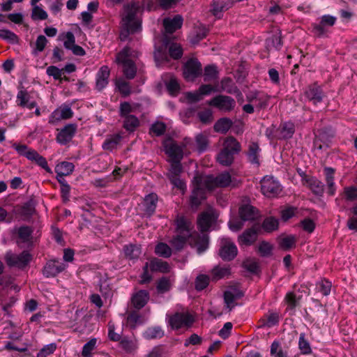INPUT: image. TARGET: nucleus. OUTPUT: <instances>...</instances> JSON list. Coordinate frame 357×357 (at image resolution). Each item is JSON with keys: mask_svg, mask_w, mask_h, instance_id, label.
<instances>
[{"mask_svg": "<svg viewBox=\"0 0 357 357\" xmlns=\"http://www.w3.org/2000/svg\"><path fill=\"white\" fill-rule=\"evenodd\" d=\"M143 10L142 4L139 1H132L123 6L122 13V29L119 38L121 41L130 40V34L139 32L142 29V21L137 14Z\"/></svg>", "mask_w": 357, "mask_h": 357, "instance_id": "nucleus-1", "label": "nucleus"}, {"mask_svg": "<svg viewBox=\"0 0 357 357\" xmlns=\"http://www.w3.org/2000/svg\"><path fill=\"white\" fill-rule=\"evenodd\" d=\"M192 227L191 222L183 216L177 217L176 220V234L189 237L190 245L195 248L197 253L200 255L208 249L209 238L206 234L192 233Z\"/></svg>", "mask_w": 357, "mask_h": 357, "instance_id": "nucleus-2", "label": "nucleus"}, {"mask_svg": "<svg viewBox=\"0 0 357 357\" xmlns=\"http://www.w3.org/2000/svg\"><path fill=\"white\" fill-rule=\"evenodd\" d=\"M139 52L130 47H125L116 56V62L121 65L124 76L128 79H132L137 73V67L134 59L137 58Z\"/></svg>", "mask_w": 357, "mask_h": 357, "instance_id": "nucleus-3", "label": "nucleus"}, {"mask_svg": "<svg viewBox=\"0 0 357 357\" xmlns=\"http://www.w3.org/2000/svg\"><path fill=\"white\" fill-rule=\"evenodd\" d=\"M194 188L190 196V203L192 207H198L206 199V190H208L204 181V177L197 176L193 180Z\"/></svg>", "mask_w": 357, "mask_h": 357, "instance_id": "nucleus-4", "label": "nucleus"}, {"mask_svg": "<svg viewBox=\"0 0 357 357\" xmlns=\"http://www.w3.org/2000/svg\"><path fill=\"white\" fill-rule=\"evenodd\" d=\"M261 192L268 198L278 197L282 192V186L279 181L271 176H264L260 182Z\"/></svg>", "mask_w": 357, "mask_h": 357, "instance_id": "nucleus-5", "label": "nucleus"}, {"mask_svg": "<svg viewBox=\"0 0 357 357\" xmlns=\"http://www.w3.org/2000/svg\"><path fill=\"white\" fill-rule=\"evenodd\" d=\"M336 20V17L330 15H324L320 17L319 23L312 24V31L317 37H326L329 32V28L332 27L335 24Z\"/></svg>", "mask_w": 357, "mask_h": 357, "instance_id": "nucleus-6", "label": "nucleus"}, {"mask_svg": "<svg viewBox=\"0 0 357 357\" xmlns=\"http://www.w3.org/2000/svg\"><path fill=\"white\" fill-rule=\"evenodd\" d=\"M5 259L8 266L23 268L31 261L32 256L26 250L19 255L8 252L6 253Z\"/></svg>", "mask_w": 357, "mask_h": 357, "instance_id": "nucleus-7", "label": "nucleus"}, {"mask_svg": "<svg viewBox=\"0 0 357 357\" xmlns=\"http://www.w3.org/2000/svg\"><path fill=\"white\" fill-rule=\"evenodd\" d=\"M203 177L208 190H212L215 188H225L229 186L231 182V175L227 172H222L216 176L209 175Z\"/></svg>", "mask_w": 357, "mask_h": 357, "instance_id": "nucleus-8", "label": "nucleus"}, {"mask_svg": "<svg viewBox=\"0 0 357 357\" xmlns=\"http://www.w3.org/2000/svg\"><path fill=\"white\" fill-rule=\"evenodd\" d=\"M237 253V247L229 238H222L220 240L219 255L224 261H231Z\"/></svg>", "mask_w": 357, "mask_h": 357, "instance_id": "nucleus-9", "label": "nucleus"}, {"mask_svg": "<svg viewBox=\"0 0 357 357\" xmlns=\"http://www.w3.org/2000/svg\"><path fill=\"white\" fill-rule=\"evenodd\" d=\"M193 317L188 312H176L169 318V324L173 329L190 327L194 322Z\"/></svg>", "mask_w": 357, "mask_h": 357, "instance_id": "nucleus-10", "label": "nucleus"}, {"mask_svg": "<svg viewBox=\"0 0 357 357\" xmlns=\"http://www.w3.org/2000/svg\"><path fill=\"white\" fill-rule=\"evenodd\" d=\"M208 105L224 112H229L236 107V101L231 96L218 95L213 98Z\"/></svg>", "mask_w": 357, "mask_h": 357, "instance_id": "nucleus-11", "label": "nucleus"}, {"mask_svg": "<svg viewBox=\"0 0 357 357\" xmlns=\"http://www.w3.org/2000/svg\"><path fill=\"white\" fill-rule=\"evenodd\" d=\"M201 63L197 59H190L184 65L183 75L185 79L193 81L202 74Z\"/></svg>", "mask_w": 357, "mask_h": 357, "instance_id": "nucleus-12", "label": "nucleus"}, {"mask_svg": "<svg viewBox=\"0 0 357 357\" xmlns=\"http://www.w3.org/2000/svg\"><path fill=\"white\" fill-rule=\"evenodd\" d=\"M17 105L22 108L32 109L37 106L35 100H32L29 93L21 86L16 96Z\"/></svg>", "mask_w": 357, "mask_h": 357, "instance_id": "nucleus-13", "label": "nucleus"}, {"mask_svg": "<svg viewBox=\"0 0 357 357\" xmlns=\"http://www.w3.org/2000/svg\"><path fill=\"white\" fill-rule=\"evenodd\" d=\"M73 116V112L70 107L68 105H62L50 114L49 123L50 124H55L61 120L69 119Z\"/></svg>", "mask_w": 357, "mask_h": 357, "instance_id": "nucleus-14", "label": "nucleus"}, {"mask_svg": "<svg viewBox=\"0 0 357 357\" xmlns=\"http://www.w3.org/2000/svg\"><path fill=\"white\" fill-rule=\"evenodd\" d=\"M66 265L60 260H50L43 268V273L46 278H53L65 270Z\"/></svg>", "mask_w": 357, "mask_h": 357, "instance_id": "nucleus-15", "label": "nucleus"}, {"mask_svg": "<svg viewBox=\"0 0 357 357\" xmlns=\"http://www.w3.org/2000/svg\"><path fill=\"white\" fill-rule=\"evenodd\" d=\"M216 218L212 209L202 212L197 219V225L200 231L202 233L208 231L212 224L215 221Z\"/></svg>", "mask_w": 357, "mask_h": 357, "instance_id": "nucleus-16", "label": "nucleus"}, {"mask_svg": "<svg viewBox=\"0 0 357 357\" xmlns=\"http://www.w3.org/2000/svg\"><path fill=\"white\" fill-rule=\"evenodd\" d=\"M77 129V126L75 123H68L57 134V142L63 145L66 144L75 136Z\"/></svg>", "mask_w": 357, "mask_h": 357, "instance_id": "nucleus-17", "label": "nucleus"}, {"mask_svg": "<svg viewBox=\"0 0 357 357\" xmlns=\"http://www.w3.org/2000/svg\"><path fill=\"white\" fill-rule=\"evenodd\" d=\"M234 4L233 0H213L211 12L218 19L222 17V13L231 8Z\"/></svg>", "mask_w": 357, "mask_h": 357, "instance_id": "nucleus-18", "label": "nucleus"}, {"mask_svg": "<svg viewBox=\"0 0 357 357\" xmlns=\"http://www.w3.org/2000/svg\"><path fill=\"white\" fill-rule=\"evenodd\" d=\"M305 96L309 100L317 105L321 102L324 98V93L323 92L321 86L316 84L310 85L304 92Z\"/></svg>", "mask_w": 357, "mask_h": 357, "instance_id": "nucleus-19", "label": "nucleus"}, {"mask_svg": "<svg viewBox=\"0 0 357 357\" xmlns=\"http://www.w3.org/2000/svg\"><path fill=\"white\" fill-rule=\"evenodd\" d=\"M243 296V292L237 289H231L224 292V301L229 312L236 306L235 301L241 298Z\"/></svg>", "mask_w": 357, "mask_h": 357, "instance_id": "nucleus-20", "label": "nucleus"}, {"mask_svg": "<svg viewBox=\"0 0 357 357\" xmlns=\"http://www.w3.org/2000/svg\"><path fill=\"white\" fill-rule=\"evenodd\" d=\"M165 148L166 154L169 157V160L181 161L183 157V146L171 142L167 144Z\"/></svg>", "mask_w": 357, "mask_h": 357, "instance_id": "nucleus-21", "label": "nucleus"}, {"mask_svg": "<svg viewBox=\"0 0 357 357\" xmlns=\"http://www.w3.org/2000/svg\"><path fill=\"white\" fill-rule=\"evenodd\" d=\"M110 70L107 66H102L96 75V89L102 90L109 83Z\"/></svg>", "mask_w": 357, "mask_h": 357, "instance_id": "nucleus-22", "label": "nucleus"}, {"mask_svg": "<svg viewBox=\"0 0 357 357\" xmlns=\"http://www.w3.org/2000/svg\"><path fill=\"white\" fill-rule=\"evenodd\" d=\"M149 300V293L146 290H139L134 294L131 302L135 308L140 310L145 306Z\"/></svg>", "mask_w": 357, "mask_h": 357, "instance_id": "nucleus-23", "label": "nucleus"}, {"mask_svg": "<svg viewBox=\"0 0 357 357\" xmlns=\"http://www.w3.org/2000/svg\"><path fill=\"white\" fill-rule=\"evenodd\" d=\"M261 151V149L259 145L256 142H251L248 144L247 156L248 161L257 166L259 165V153Z\"/></svg>", "mask_w": 357, "mask_h": 357, "instance_id": "nucleus-24", "label": "nucleus"}, {"mask_svg": "<svg viewBox=\"0 0 357 357\" xmlns=\"http://www.w3.org/2000/svg\"><path fill=\"white\" fill-rule=\"evenodd\" d=\"M28 160L35 162L38 166L41 167L47 172H51V169L47 165L46 159L40 155L36 151L30 149L25 156Z\"/></svg>", "mask_w": 357, "mask_h": 357, "instance_id": "nucleus-25", "label": "nucleus"}, {"mask_svg": "<svg viewBox=\"0 0 357 357\" xmlns=\"http://www.w3.org/2000/svg\"><path fill=\"white\" fill-rule=\"evenodd\" d=\"M183 24V18L181 15H175L172 19L165 18L163 20V25L167 33H172L180 29Z\"/></svg>", "mask_w": 357, "mask_h": 357, "instance_id": "nucleus-26", "label": "nucleus"}, {"mask_svg": "<svg viewBox=\"0 0 357 357\" xmlns=\"http://www.w3.org/2000/svg\"><path fill=\"white\" fill-rule=\"evenodd\" d=\"M295 132L294 124L290 121L282 123L277 130L276 137L278 139L291 138Z\"/></svg>", "mask_w": 357, "mask_h": 357, "instance_id": "nucleus-27", "label": "nucleus"}, {"mask_svg": "<svg viewBox=\"0 0 357 357\" xmlns=\"http://www.w3.org/2000/svg\"><path fill=\"white\" fill-rule=\"evenodd\" d=\"M238 213L240 218L244 221L254 220L257 217V209L249 204H245L239 208Z\"/></svg>", "mask_w": 357, "mask_h": 357, "instance_id": "nucleus-28", "label": "nucleus"}, {"mask_svg": "<svg viewBox=\"0 0 357 357\" xmlns=\"http://www.w3.org/2000/svg\"><path fill=\"white\" fill-rule=\"evenodd\" d=\"M324 172L325 181L327 185V193L331 196H333L336 191V187L334 182L335 169L332 167H325Z\"/></svg>", "mask_w": 357, "mask_h": 357, "instance_id": "nucleus-29", "label": "nucleus"}, {"mask_svg": "<svg viewBox=\"0 0 357 357\" xmlns=\"http://www.w3.org/2000/svg\"><path fill=\"white\" fill-rule=\"evenodd\" d=\"M257 239V231L255 229L250 228L246 229L238 238V242L240 245H250Z\"/></svg>", "mask_w": 357, "mask_h": 357, "instance_id": "nucleus-30", "label": "nucleus"}, {"mask_svg": "<svg viewBox=\"0 0 357 357\" xmlns=\"http://www.w3.org/2000/svg\"><path fill=\"white\" fill-rule=\"evenodd\" d=\"M280 316L278 312H268L260 319V327L271 328L279 323Z\"/></svg>", "mask_w": 357, "mask_h": 357, "instance_id": "nucleus-31", "label": "nucleus"}, {"mask_svg": "<svg viewBox=\"0 0 357 357\" xmlns=\"http://www.w3.org/2000/svg\"><path fill=\"white\" fill-rule=\"evenodd\" d=\"M307 187L312 190V192L317 195L321 196L324 192V183L318 180L315 177H310L305 179Z\"/></svg>", "mask_w": 357, "mask_h": 357, "instance_id": "nucleus-32", "label": "nucleus"}, {"mask_svg": "<svg viewBox=\"0 0 357 357\" xmlns=\"http://www.w3.org/2000/svg\"><path fill=\"white\" fill-rule=\"evenodd\" d=\"M223 149L235 155L241 151V146L235 137L230 136L225 138L223 142Z\"/></svg>", "mask_w": 357, "mask_h": 357, "instance_id": "nucleus-33", "label": "nucleus"}, {"mask_svg": "<svg viewBox=\"0 0 357 357\" xmlns=\"http://www.w3.org/2000/svg\"><path fill=\"white\" fill-rule=\"evenodd\" d=\"M143 337L146 340H155L162 338L165 335V332L159 326L149 327L143 333Z\"/></svg>", "mask_w": 357, "mask_h": 357, "instance_id": "nucleus-34", "label": "nucleus"}, {"mask_svg": "<svg viewBox=\"0 0 357 357\" xmlns=\"http://www.w3.org/2000/svg\"><path fill=\"white\" fill-rule=\"evenodd\" d=\"M149 265L153 272L168 273L170 271V266L167 262L157 258L151 260Z\"/></svg>", "mask_w": 357, "mask_h": 357, "instance_id": "nucleus-35", "label": "nucleus"}, {"mask_svg": "<svg viewBox=\"0 0 357 357\" xmlns=\"http://www.w3.org/2000/svg\"><path fill=\"white\" fill-rule=\"evenodd\" d=\"M158 202V195L155 193H151L146 195L144 200L145 211L149 215H152L156 208Z\"/></svg>", "mask_w": 357, "mask_h": 357, "instance_id": "nucleus-36", "label": "nucleus"}, {"mask_svg": "<svg viewBox=\"0 0 357 357\" xmlns=\"http://www.w3.org/2000/svg\"><path fill=\"white\" fill-rule=\"evenodd\" d=\"M121 139V136L119 134L110 135L105 139L102 147L105 151H112L117 148Z\"/></svg>", "mask_w": 357, "mask_h": 357, "instance_id": "nucleus-37", "label": "nucleus"}, {"mask_svg": "<svg viewBox=\"0 0 357 357\" xmlns=\"http://www.w3.org/2000/svg\"><path fill=\"white\" fill-rule=\"evenodd\" d=\"M221 89L230 94H241L230 77H224L220 82Z\"/></svg>", "mask_w": 357, "mask_h": 357, "instance_id": "nucleus-38", "label": "nucleus"}, {"mask_svg": "<svg viewBox=\"0 0 357 357\" xmlns=\"http://www.w3.org/2000/svg\"><path fill=\"white\" fill-rule=\"evenodd\" d=\"M126 257L129 259H137L142 253L140 245L130 244L123 248Z\"/></svg>", "mask_w": 357, "mask_h": 357, "instance_id": "nucleus-39", "label": "nucleus"}, {"mask_svg": "<svg viewBox=\"0 0 357 357\" xmlns=\"http://www.w3.org/2000/svg\"><path fill=\"white\" fill-rule=\"evenodd\" d=\"M33 230L28 226L21 227L18 230L19 243H24L30 245L32 243Z\"/></svg>", "mask_w": 357, "mask_h": 357, "instance_id": "nucleus-40", "label": "nucleus"}, {"mask_svg": "<svg viewBox=\"0 0 357 357\" xmlns=\"http://www.w3.org/2000/svg\"><path fill=\"white\" fill-rule=\"evenodd\" d=\"M75 168L72 162L63 161L55 167V172L58 175L68 176L73 172Z\"/></svg>", "mask_w": 357, "mask_h": 357, "instance_id": "nucleus-41", "label": "nucleus"}, {"mask_svg": "<svg viewBox=\"0 0 357 357\" xmlns=\"http://www.w3.org/2000/svg\"><path fill=\"white\" fill-rule=\"evenodd\" d=\"M270 354L273 357H288L287 350L278 341H273L272 342Z\"/></svg>", "mask_w": 357, "mask_h": 357, "instance_id": "nucleus-42", "label": "nucleus"}, {"mask_svg": "<svg viewBox=\"0 0 357 357\" xmlns=\"http://www.w3.org/2000/svg\"><path fill=\"white\" fill-rule=\"evenodd\" d=\"M234 160V154L229 152L225 149H222L221 151L217 155L218 162L224 166H229L232 164Z\"/></svg>", "mask_w": 357, "mask_h": 357, "instance_id": "nucleus-43", "label": "nucleus"}, {"mask_svg": "<svg viewBox=\"0 0 357 357\" xmlns=\"http://www.w3.org/2000/svg\"><path fill=\"white\" fill-rule=\"evenodd\" d=\"M232 121L228 118L219 119L214 125V130L218 132L226 133L231 127Z\"/></svg>", "mask_w": 357, "mask_h": 357, "instance_id": "nucleus-44", "label": "nucleus"}, {"mask_svg": "<svg viewBox=\"0 0 357 357\" xmlns=\"http://www.w3.org/2000/svg\"><path fill=\"white\" fill-rule=\"evenodd\" d=\"M154 58L157 66H161L163 63L169 61V54L166 52V47H160L154 52Z\"/></svg>", "mask_w": 357, "mask_h": 357, "instance_id": "nucleus-45", "label": "nucleus"}, {"mask_svg": "<svg viewBox=\"0 0 357 357\" xmlns=\"http://www.w3.org/2000/svg\"><path fill=\"white\" fill-rule=\"evenodd\" d=\"M187 240L189 241V237H186L181 234H176L172 238L169 243L174 250L180 251L184 248Z\"/></svg>", "mask_w": 357, "mask_h": 357, "instance_id": "nucleus-46", "label": "nucleus"}, {"mask_svg": "<svg viewBox=\"0 0 357 357\" xmlns=\"http://www.w3.org/2000/svg\"><path fill=\"white\" fill-rule=\"evenodd\" d=\"M139 125V121L135 115L123 118V128L130 132L134 131Z\"/></svg>", "mask_w": 357, "mask_h": 357, "instance_id": "nucleus-47", "label": "nucleus"}, {"mask_svg": "<svg viewBox=\"0 0 357 357\" xmlns=\"http://www.w3.org/2000/svg\"><path fill=\"white\" fill-rule=\"evenodd\" d=\"M218 77V71L216 66L208 65L205 67L204 73V80L205 82H210L215 80Z\"/></svg>", "mask_w": 357, "mask_h": 357, "instance_id": "nucleus-48", "label": "nucleus"}, {"mask_svg": "<svg viewBox=\"0 0 357 357\" xmlns=\"http://www.w3.org/2000/svg\"><path fill=\"white\" fill-rule=\"evenodd\" d=\"M298 348L302 354L307 355L312 353V349L309 342L305 338L304 333H301L298 340Z\"/></svg>", "mask_w": 357, "mask_h": 357, "instance_id": "nucleus-49", "label": "nucleus"}, {"mask_svg": "<svg viewBox=\"0 0 357 357\" xmlns=\"http://www.w3.org/2000/svg\"><path fill=\"white\" fill-rule=\"evenodd\" d=\"M119 344L121 349L127 353H132L137 347V343L135 340H130L127 337L121 339Z\"/></svg>", "mask_w": 357, "mask_h": 357, "instance_id": "nucleus-50", "label": "nucleus"}, {"mask_svg": "<svg viewBox=\"0 0 357 357\" xmlns=\"http://www.w3.org/2000/svg\"><path fill=\"white\" fill-rule=\"evenodd\" d=\"M155 252L160 257L168 258L172 255V249L167 244L160 243L155 246Z\"/></svg>", "mask_w": 357, "mask_h": 357, "instance_id": "nucleus-51", "label": "nucleus"}, {"mask_svg": "<svg viewBox=\"0 0 357 357\" xmlns=\"http://www.w3.org/2000/svg\"><path fill=\"white\" fill-rule=\"evenodd\" d=\"M0 38L12 44H16L19 42L18 36L8 29H0Z\"/></svg>", "mask_w": 357, "mask_h": 357, "instance_id": "nucleus-52", "label": "nucleus"}, {"mask_svg": "<svg viewBox=\"0 0 357 357\" xmlns=\"http://www.w3.org/2000/svg\"><path fill=\"white\" fill-rule=\"evenodd\" d=\"M35 205L32 201L24 203L20 209V214L24 218H29L35 213Z\"/></svg>", "mask_w": 357, "mask_h": 357, "instance_id": "nucleus-53", "label": "nucleus"}, {"mask_svg": "<svg viewBox=\"0 0 357 357\" xmlns=\"http://www.w3.org/2000/svg\"><path fill=\"white\" fill-rule=\"evenodd\" d=\"M207 33H208V31L205 27H204V26L199 27L198 29H197L195 30V33L191 36L190 42L193 44H197L200 40H202V39L206 38L207 36Z\"/></svg>", "mask_w": 357, "mask_h": 357, "instance_id": "nucleus-54", "label": "nucleus"}, {"mask_svg": "<svg viewBox=\"0 0 357 357\" xmlns=\"http://www.w3.org/2000/svg\"><path fill=\"white\" fill-rule=\"evenodd\" d=\"M295 243L296 238L294 236H287L281 238L279 241L280 247L284 250H288L293 248Z\"/></svg>", "mask_w": 357, "mask_h": 357, "instance_id": "nucleus-55", "label": "nucleus"}, {"mask_svg": "<svg viewBox=\"0 0 357 357\" xmlns=\"http://www.w3.org/2000/svg\"><path fill=\"white\" fill-rule=\"evenodd\" d=\"M278 227V220L272 217L266 218L262 224L263 229L268 232L277 229Z\"/></svg>", "mask_w": 357, "mask_h": 357, "instance_id": "nucleus-56", "label": "nucleus"}, {"mask_svg": "<svg viewBox=\"0 0 357 357\" xmlns=\"http://www.w3.org/2000/svg\"><path fill=\"white\" fill-rule=\"evenodd\" d=\"M127 324L132 328L142 324L141 316L136 311L130 312L127 317Z\"/></svg>", "mask_w": 357, "mask_h": 357, "instance_id": "nucleus-57", "label": "nucleus"}, {"mask_svg": "<svg viewBox=\"0 0 357 357\" xmlns=\"http://www.w3.org/2000/svg\"><path fill=\"white\" fill-rule=\"evenodd\" d=\"M352 215L347 220V225L350 230L357 231V204L351 209Z\"/></svg>", "mask_w": 357, "mask_h": 357, "instance_id": "nucleus-58", "label": "nucleus"}, {"mask_svg": "<svg viewBox=\"0 0 357 357\" xmlns=\"http://www.w3.org/2000/svg\"><path fill=\"white\" fill-rule=\"evenodd\" d=\"M96 338H92L83 346L82 351L83 357H91V351L96 348Z\"/></svg>", "mask_w": 357, "mask_h": 357, "instance_id": "nucleus-59", "label": "nucleus"}, {"mask_svg": "<svg viewBox=\"0 0 357 357\" xmlns=\"http://www.w3.org/2000/svg\"><path fill=\"white\" fill-rule=\"evenodd\" d=\"M171 162V166L169 168V172L168 174V177L171 176H180L181 173L183 171V167L181 164V161L176 160H169Z\"/></svg>", "mask_w": 357, "mask_h": 357, "instance_id": "nucleus-60", "label": "nucleus"}, {"mask_svg": "<svg viewBox=\"0 0 357 357\" xmlns=\"http://www.w3.org/2000/svg\"><path fill=\"white\" fill-rule=\"evenodd\" d=\"M47 13L38 6L33 7L31 17L33 20H44L47 18Z\"/></svg>", "mask_w": 357, "mask_h": 357, "instance_id": "nucleus-61", "label": "nucleus"}, {"mask_svg": "<svg viewBox=\"0 0 357 357\" xmlns=\"http://www.w3.org/2000/svg\"><path fill=\"white\" fill-rule=\"evenodd\" d=\"M135 110V108L128 102H123L120 104L119 107V115L121 118L126 117L128 116H132L131 114Z\"/></svg>", "mask_w": 357, "mask_h": 357, "instance_id": "nucleus-62", "label": "nucleus"}, {"mask_svg": "<svg viewBox=\"0 0 357 357\" xmlns=\"http://www.w3.org/2000/svg\"><path fill=\"white\" fill-rule=\"evenodd\" d=\"M183 55V50L181 45L176 43H172L169 47V56L174 59H178Z\"/></svg>", "mask_w": 357, "mask_h": 357, "instance_id": "nucleus-63", "label": "nucleus"}, {"mask_svg": "<svg viewBox=\"0 0 357 357\" xmlns=\"http://www.w3.org/2000/svg\"><path fill=\"white\" fill-rule=\"evenodd\" d=\"M56 344L54 342L45 345L37 354V357H47L53 354L56 349Z\"/></svg>", "mask_w": 357, "mask_h": 357, "instance_id": "nucleus-64", "label": "nucleus"}]
</instances>
